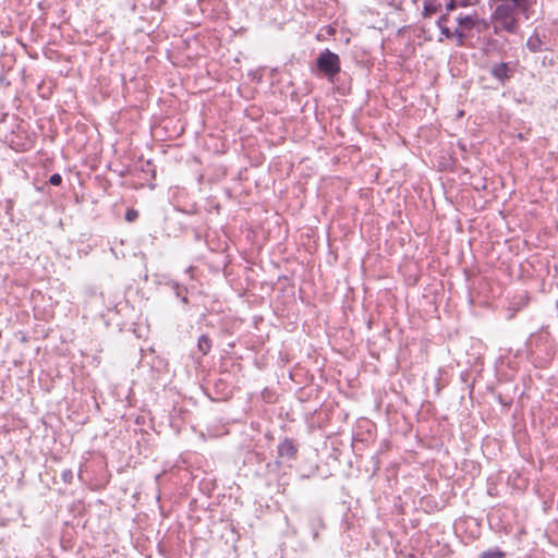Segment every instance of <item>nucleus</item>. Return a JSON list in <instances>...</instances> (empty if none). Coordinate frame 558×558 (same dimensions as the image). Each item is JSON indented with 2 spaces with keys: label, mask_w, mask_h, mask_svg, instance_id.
<instances>
[{
  "label": "nucleus",
  "mask_w": 558,
  "mask_h": 558,
  "mask_svg": "<svg viewBox=\"0 0 558 558\" xmlns=\"http://www.w3.org/2000/svg\"><path fill=\"white\" fill-rule=\"evenodd\" d=\"M424 10L426 14H432L437 11V7L433 3H425Z\"/></svg>",
  "instance_id": "13"
},
{
  "label": "nucleus",
  "mask_w": 558,
  "mask_h": 558,
  "mask_svg": "<svg viewBox=\"0 0 558 558\" xmlns=\"http://www.w3.org/2000/svg\"><path fill=\"white\" fill-rule=\"evenodd\" d=\"M49 182L52 185H60L62 182V177L59 173H53L52 175H50Z\"/></svg>",
  "instance_id": "11"
},
{
  "label": "nucleus",
  "mask_w": 558,
  "mask_h": 558,
  "mask_svg": "<svg viewBox=\"0 0 558 558\" xmlns=\"http://www.w3.org/2000/svg\"><path fill=\"white\" fill-rule=\"evenodd\" d=\"M466 7L468 5V2L465 0H461L458 2V7Z\"/></svg>",
  "instance_id": "17"
},
{
  "label": "nucleus",
  "mask_w": 558,
  "mask_h": 558,
  "mask_svg": "<svg viewBox=\"0 0 558 558\" xmlns=\"http://www.w3.org/2000/svg\"><path fill=\"white\" fill-rule=\"evenodd\" d=\"M296 452V446L291 439H284L278 446V454L281 458L293 459Z\"/></svg>",
  "instance_id": "4"
},
{
  "label": "nucleus",
  "mask_w": 558,
  "mask_h": 558,
  "mask_svg": "<svg viewBox=\"0 0 558 558\" xmlns=\"http://www.w3.org/2000/svg\"><path fill=\"white\" fill-rule=\"evenodd\" d=\"M441 35H444L446 38H452V32L449 27L446 25L439 26Z\"/></svg>",
  "instance_id": "12"
},
{
  "label": "nucleus",
  "mask_w": 558,
  "mask_h": 558,
  "mask_svg": "<svg viewBox=\"0 0 558 558\" xmlns=\"http://www.w3.org/2000/svg\"><path fill=\"white\" fill-rule=\"evenodd\" d=\"M526 7L527 2L525 4L510 2L497 5L493 14L495 28H500L511 34L515 33L518 31V20L514 16V12L517 9L525 10Z\"/></svg>",
  "instance_id": "1"
},
{
  "label": "nucleus",
  "mask_w": 558,
  "mask_h": 558,
  "mask_svg": "<svg viewBox=\"0 0 558 558\" xmlns=\"http://www.w3.org/2000/svg\"><path fill=\"white\" fill-rule=\"evenodd\" d=\"M458 7V1L451 0L446 4V13H449L450 11H453Z\"/></svg>",
  "instance_id": "14"
},
{
  "label": "nucleus",
  "mask_w": 558,
  "mask_h": 558,
  "mask_svg": "<svg viewBox=\"0 0 558 558\" xmlns=\"http://www.w3.org/2000/svg\"><path fill=\"white\" fill-rule=\"evenodd\" d=\"M544 43L538 34H533L526 41V47L531 52H541L544 49Z\"/></svg>",
  "instance_id": "6"
},
{
  "label": "nucleus",
  "mask_w": 558,
  "mask_h": 558,
  "mask_svg": "<svg viewBox=\"0 0 558 558\" xmlns=\"http://www.w3.org/2000/svg\"><path fill=\"white\" fill-rule=\"evenodd\" d=\"M317 521H318L319 525L323 526L322 519L317 518Z\"/></svg>",
  "instance_id": "19"
},
{
  "label": "nucleus",
  "mask_w": 558,
  "mask_h": 558,
  "mask_svg": "<svg viewBox=\"0 0 558 558\" xmlns=\"http://www.w3.org/2000/svg\"><path fill=\"white\" fill-rule=\"evenodd\" d=\"M197 347H198L199 351L205 355L209 352V350L211 348V341L208 337L201 336L198 339Z\"/></svg>",
  "instance_id": "7"
},
{
  "label": "nucleus",
  "mask_w": 558,
  "mask_h": 558,
  "mask_svg": "<svg viewBox=\"0 0 558 558\" xmlns=\"http://www.w3.org/2000/svg\"><path fill=\"white\" fill-rule=\"evenodd\" d=\"M505 553H502L499 549H489L486 551H483L481 555V558H504Z\"/></svg>",
  "instance_id": "9"
},
{
  "label": "nucleus",
  "mask_w": 558,
  "mask_h": 558,
  "mask_svg": "<svg viewBox=\"0 0 558 558\" xmlns=\"http://www.w3.org/2000/svg\"><path fill=\"white\" fill-rule=\"evenodd\" d=\"M317 536H318V532H317V531H315V532L313 533V537H314V538H317Z\"/></svg>",
  "instance_id": "18"
},
{
  "label": "nucleus",
  "mask_w": 558,
  "mask_h": 558,
  "mask_svg": "<svg viewBox=\"0 0 558 558\" xmlns=\"http://www.w3.org/2000/svg\"><path fill=\"white\" fill-rule=\"evenodd\" d=\"M456 20L460 26L459 28L464 33L465 31H470L472 28H477L481 31V25H483L484 28L487 26L486 22L481 20L476 13L469 15L459 14Z\"/></svg>",
  "instance_id": "3"
},
{
  "label": "nucleus",
  "mask_w": 558,
  "mask_h": 558,
  "mask_svg": "<svg viewBox=\"0 0 558 558\" xmlns=\"http://www.w3.org/2000/svg\"><path fill=\"white\" fill-rule=\"evenodd\" d=\"M447 21H448V13H445L444 15H441V16L438 19V21H437V25H438V26L445 25Z\"/></svg>",
  "instance_id": "15"
},
{
  "label": "nucleus",
  "mask_w": 558,
  "mask_h": 558,
  "mask_svg": "<svg viewBox=\"0 0 558 558\" xmlns=\"http://www.w3.org/2000/svg\"><path fill=\"white\" fill-rule=\"evenodd\" d=\"M62 477L65 482H70V478L72 477V472L71 471H64L63 474H62Z\"/></svg>",
  "instance_id": "16"
},
{
  "label": "nucleus",
  "mask_w": 558,
  "mask_h": 558,
  "mask_svg": "<svg viewBox=\"0 0 558 558\" xmlns=\"http://www.w3.org/2000/svg\"><path fill=\"white\" fill-rule=\"evenodd\" d=\"M138 213L135 209H128L125 214V220L129 222H133L137 219Z\"/></svg>",
  "instance_id": "10"
},
{
  "label": "nucleus",
  "mask_w": 558,
  "mask_h": 558,
  "mask_svg": "<svg viewBox=\"0 0 558 558\" xmlns=\"http://www.w3.org/2000/svg\"><path fill=\"white\" fill-rule=\"evenodd\" d=\"M316 64L318 70L330 81L340 72V58L329 49H325L319 53Z\"/></svg>",
  "instance_id": "2"
},
{
  "label": "nucleus",
  "mask_w": 558,
  "mask_h": 558,
  "mask_svg": "<svg viewBox=\"0 0 558 558\" xmlns=\"http://www.w3.org/2000/svg\"><path fill=\"white\" fill-rule=\"evenodd\" d=\"M490 74L494 78L504 83L509 78V66L505 62L496 63L490 68Z\"/></svg>",
  "instance_id": "5"
},
{
  "label": "nucleus",
  "mask_w": 558,
  "mask_h": 558,
  "mask_svg": "<svg viewBox=\"0 0 558 558\" xmlns=\"http://www.w3.org/2000/svg\"><path fill=\"white\" fill-rule=\"evenodd\" d=\"M452 37L457 39V46L462 47L464 45L466 34L462 29L456 28L452 32Z\"/></svg>",
  "instance_id": "8"
}]
</instances>
